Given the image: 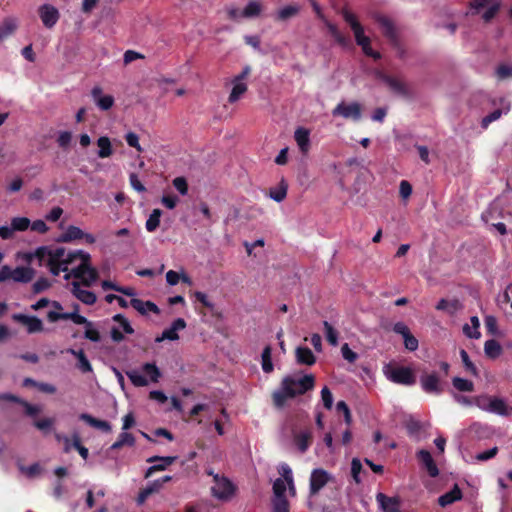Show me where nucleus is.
<instances>
[{
	"instance_id": "6e6d98bb",
	"label": "nucleus",
	"mask_w": 512,
	"mask_h": 512,
	"mask_svg": "<svg viewBox=\"0 0 512 512\" xmlns=\"http://www.w3.org/2000/svg\"><path fill=\"white\" fill-rule=\"evenodd\" d=\"M46 266L52 275L58 276L61 272H67L68 268L62 262L47 260Z\"/></svg>"
},
{
	"instance_id": "4c0bfd02",
	"label": "nucleus",
	"mask_w": 512,
	"mask_h": 512,
	"mask_svg": "<svg viewBox=\"0 0 512 512\" xmlns=\"http://www.w3.org/2000/svg\"><path fill=\"white\" fill-rule=\"evenodd\" d=\"M261 366L265 373H271L274 369L272 363V348L270 345L264 347L261 354Z\"/></svg>"
},
{
	"instance_id": "6e6552de",
	"label": "nucleus",
	"mask_w": 512,
	"mask_h": 512,
	"mask_svg": "<svg viewBox=\"0 0 512 512\" xmlns=\"http://www.w3.org/2000/svg\"><path fill=\"white\" fill-rule=\"evenodd\" d=\"M332 479V476L324 469L317 468L311 472L310 476V497L315 496Z\"/></svg>"
},
{
	"instance_id": "72a5a7b5",
	"label": "nucleus",
	"mask_w": 512,
	"mask_h": 512,
	"mask_svg": "<svg viewBox=\"0 0 512 512\" xmlns=\"http://www.w3.org/2000/svg\"><path fill=\"white\" fill-rule=\"evenodd\" d=\"M488 412L498 414L501 416L510 415L509 409L507 408V405L504 402V400L497 397H492Z\"/></svg>"
},
{
	"instance_id": "423d86ee",
	"label": "nucleus",
	"mask_w": 512,
	"mask_h": 512,
	"mask_svg": "<svg viewBox=\"0 0 512 512\" xmlns=\"http://www.w3.org/2000/svg\"><path fill=\"white\" fill-rule=\"evenodd\" d=\"M421 388L432 395H441L444 392L443 385L436 372L424 373L420 377Z\"/></svg>"
},
{
	"instance_id": "49530a36",
	"label": "nucleus",
	"mask_w": 512,
	"mask_h": 512,
	"mask_svg": "<svg viewBox=\"0 0 512 512\" xmlns=\"http://www.w3.org/2000/svg\"><path fill=\"white\" fill-rule=\"evenodd\" d=\"M142 370L150 377L152 382H158L159 378L161 377V372L155 363H145L142 366Z\"/></svg>"
},
{
	"instance_id": "69168bd1",
	"label": "nucleus",
	"mask_w": 512,
	"mask_h": 512,
	"mask_svg": "<svg viewBox=\"0 0 512 512\" xmlns=\"http://www.w3.org/2000/svg\"><path fill=\"white\" fill-rule=\"evenodd\" d=\"M173 186L182 195H186L188 193V183L185 177H176L173 180Z\"/></svg>"
},
{
	"instance_id": "0eeeda50",
	"label": "nucleus",
	"mask_w": 512,
	"mask_h": 512,
	"mask_svg": "<svg viewBox=\"0 0 512 512\" xmlns=\"http://www.w3.org/2000/svg\"><path fill=\"white\" fill-rule=\"evenodd\" d=\"M388 378L396 384L405 386H411L416 383V377L412 369L404 366L391 369Z\"/></svg>"
},
{
	"instance_id": "9b49d317",
	"label": "nucleus",
	"mask_w": 512,
	"mask_h": 512,
	"mask_svg": "<svg viewBox=\"0 0 512 512\" xmlns=\"http://www.w3.org/2000/svg\"><path fill=\"white\" fill-rule=\"evenodd\" d=\"M38 12L43 25L48 29L53 28L60 17L59 11L50 4L41 5Z\"/></svg>"
},
{
	"instance_id": "39448f33",
	"label": "nucleus",
	"mask_w": 512,
	"mask_h": 512,
	"mask_svg": "<svg viewBox=\"0 0 512 512\" xmlns=\"http://www.w3.org/2000/svg\"><path fill=\"white\" fill-rule=\"evenodd\" d=\"M332 115L334 117L340 116L344 119L359 121L362 117V106L358 102L347 104L342 101L332 110Z\"/></svg>"
},
{
	"instance_id": "37998d69",
	"label": "nucleus",
	"mask_w": 512,
	"mask_h": 512,
	"mask_svg": "<svg viewBox=\"0 0 512 512\" xmlns=\"http://www.w3.org/2000/svg\"><path fill=\"white\" fill-rule=\"evenodd\" d=\"M195 298L199 301L205 308H207L213 315L220 316L221 314L216 310L215 305L208 299L207 295L203 292L197 291L195 292Z\"/></svg>"
},
{
	"instance_id": "c756f323",
	"label": "nucleus",
	"mask_w": 512,
	"mask_h": 512,
	"mask_svg": "<svg viewBox=\"0 0 512 512\" xmlns=\"http://www.w3.org/2000/svg\"><path fill=\"white\" fill-rule=\"evenodd\" d=\"M77 260L80 261H91V256L89 253L83 250H74L65 254V258L62 261L63 265L68 268L69 265L75 263Z\"/></svg>"
},
{
	"instance_id": "603ef678",
	"label": "nucleus",
	"mask_w": 512,
	"mask_h": 512,
	"mask_svg": "<svg viewBox=\"0 0 512 512\" xmlns=\"http://www.w3.org/2000/svg\"><path fill=\"white\" fill-rule=\"evenodd\" d=\"M285 491L286 482L281 478H277L273 483L274 498H286Z\"/></svg>"
},
{
	"instance_id": "c9c22d12",
	"label": "nucleus",
	"mask_w": 512,
	"mask_h": 512,
	"mask_svg": "<svg viewBox=\"0 0 512 512\" xmlns=\"http://www.w3.org/2000/svg\"><path fill=\"white\" fill-rule=\"evenodd\" d=\"M326 27L328 28L329 33L331 36L335 39V41L340 44L341 46H347L350 43V40L347 36L342 34L336 25L329 22L328 20H324Z\"/></svg>"
},
{
	"instance_id": "ea45409f",
	"label": "nucleus",
	"mask_w": 512,
	"mask_h": 512,
	"mask_svg": "<svg viewBox=\"0 0 512 512\" xmlns=\"http://www.w3.org/2000/svg\"><path fill=\"white\" fill-rule=\"evenodd\" d=\"M208 475L213 476L214 481L219 484V487H212L211 492L213 496L220 500H224V476H221L219 474H214L212 470L207 471Z\"/></svg>"
},
{
	"instance_id": "f704fd0d",
	"label": "nucleus",
	"mask_w": 512,
	"mask_h": 512,
	"mask_svg": "<svg viewBox=\"0 0 512 512\" xmlns=\"http://www.w3.org/2000/svg\"><path fill=\"white\" fill-rule=\"evenodd\" d=\"M135 444V438L134 436L129 433V432H122L118 439L111 445L110 449L111 450H119L121 449L123 446H134Z\"/></svg>"
},
{
	"instance_id": "de8ad7c7",
	"label": "nucleus",
	"mask_w": 512,
	"mask_h": 512,
	"mask_svg": "<svg viewBox=\"0 0 512 512\" xmlns=\"http://www.w3.org/2000/svg\"><path fill=\"white\" fill-rule=\"evenodd\" d=\"M460 357L463 362V365L465 369L470 372L472 375L477 376L478 375V369L474 365V363L470 360V357L466 350L461 349L460 350Z\"/></svg>"
},
{
	"instance_id": "5fc2aeb1",
	"label": "nucleus",
	"mask_w": 512,
	"mask_h": 512,
	"mask_svg": "<svg viewBox=\"0 0 512 512\" xmlns=\"http://www.w3.org/2000/svg\"><path fill=\"white\" fill-rule=\"evenodd\" d=\"M355 37V41L357 45L367 44V41L370 40L369 37L365 36L364 34V28L362 25H353L352 29Z\"/></svg>"
},
{
	"instance_id": "b1692460",
	"label": "nucleus",
	"mask_w": 512,
	"mask_h": 512,
	"mask_svg": "<svg viewBox=\"0 0 512 512\" xmlns=\"http://www.w3.org/2000/svg\"><path fill=\"white\" fill-rule=\"evenodd\" d=\"M67 352L72 354L73 356H75L77 358V364H76V367L82 372V373H89V372H92L93 369H92V365L91 363L89 362V360L87 359L84 351L82 349L80 350H75L73 348H69L67 349Z\"/></svg>"
},
{
	"instance_id": "8fccbe9b",
	"label": "nucleus",
	"mask_w": 512,
	"mask_h": 512,
	"mask_svg": "<svg viewBox=\"0 0 512 512\" xmlns=\"http://www.w3.org/2000/svg\"><path fill=\"white\" fill-rule=\"evenodd\" d=\"M31 222L27 217H14L11 220L13 231H25L29 228Z\"/></svg>"
},
{
	"instance_id": "4be33fe9",
	"label": "nucleus",
	"mask_w": 512,
	"mask_h": 512,
	"mask_svg": "<svg viewBox=\"0 0 512 512\" xmlns=\"http://www.w3.org/2000/svg\"><path fill=\"white\" fill-rule=\"evenodd\" d=\"M296 361L300 365L312 366L316 362V357L308 347H297L295 350Z\"/></svg>"
},
{
	"instance_id": "9d476101",
	"label": "nucleus",
	"mask_w": 512,
	"mask_h": 512,
	"mask_svg": "<svg viewBox=\"0 0 512 512\" xmlns=\"http://www.w3.org/2000/svg\"><path fill=\"white\" fill-rule=\"evenodd\" d=\"M171 480L172 477L166 475L163 476L162 478L150 482L145 488L139 491L138 496L136 498L137 505H143L149 496L158 493L162 489L163 485Z\"/></svg>"
},
{
	"instance_id": "f3484780",
	"label": "nucleus",
	"mask_w": 512,
	"mask_h": 512,
	"mask_svg": "<svg viewBox=\"0 0 512 512\" xmlns=\"http://www.w3.org/2000/svg\"><path fill=\"white\" fill-rule=\"evenodd\" d=\"M377 76L379 79H381L383 82H385L392 91L395 93L402 95V96H408L409 90L405 83L401 82L400 80L387 75L383 72H378Z\"/></svg>"
},
{
	"instance_id": "5701e85b",
	"label": "nucleus",
	"mask_w": 512,
	"mask_h": 512,
	"mask_svg": "<svg viewBox=\"0 0 512 512\" xmlns=\"http://www.w3.org/2000/svg\"><path fill=\"white\" fill-rule=\"evenodd\" d=\"M462 497H463V494H462L461 489L459 488V486L457 484H455L450 491L444 493L443 495H441L438 498V504L441 507H446L450 504H453L454 502H456L458 500H461Z\"/></svg>"
},
{
	"instance_id": "a19ab883",
	"label": "nucleus",
	"mask_w": 512,
	"mask_h": 512,
	"mask_svg": "<svg viewBox=\"0 0 512 512\" xmlns=\"http://www.w3.org/2000/svg\"><path fill=\"white\" fill-rule=\"evenodd\" d=\"M161 215L162 211L160 209H154L152 211L145 224L148 232H154L159 227Z\"/></svg>"
},
{
	"instance_id": "e2e57ef3",
	"label": "nucleus",
	"mask_w": 512,
	"mask_h": 512,
	"mask_svg": "<svg viewBox=\"0 0 512 512\" xmlns=\"http://www.w3.org/2000/svg\"><path fill=\"white\" fill-rule=\"evenodd\" d=\"M113 320L120 324V326L122 327V329L125 333H127V334L134 333L133 327L131 326L129 321L122 314H116L113 317Z\"/></svg>"
},
{
	"instance_id": "412c9836",
	"label": "nucleus",
	"mask_w": 512,
	"mask_h": 512,
	"mask_svg": "<svg viewBox=\"0 0 512 512\" xmlns=\"http://www.w3.org/2000/svg\"><path fill=\"white\" fill-rule=\"evenodd\" d=\"M376 500L384 512H398L399 500L395 497H388L383 493L376 495Z\"/></svg>"
},
{
	"instance_id": "dca6fc26",
	"label": "nucleus",
	"mask_w": 512,
	"mask_h": 512,
	"mask_svg": "<svg viewBox=\"0 0 512 512\" xmlns=\"http://www.w3.org/2000/svg\"><path fill=\"white\" fill-rule=\"evenodd\" d=\"M186 327V322L183 318H177L173 321L171 327L165 329L161 336L156 337L155 341L157 343L162 342L164 340L175 341L179 339L178 331L182 330Z\"/></svg>"
},
{
	"instance_id": "393cba45",
	"label": "nucleus",
	"mask_w": 512,
	"mask_h": 512,
	"mask_svg": "<svg viewBox=\"0 0 512 512\" xmlns=\"http://www.w3.org/2000/svg\"><path fill=\"white\" fill-rule=\"evenodd\" d=\"M462 304L458 299H440L436 305V309L440 311H446L449 315H454L457 311L462 309Z\"/></svg>"
},
{
	"instance_id": "680f3d73",
	"label": "nucleus",
	"mask_w": 512,
	"mask_h": 512,
	"mask_svg": "<svg viewBox=\"0 0 512 512\" xmlns=\"http://www.w3.org/2000/svg\"><path fill=\"white\" fill-rule=\"evenodd\" d=\"M66 249L64 247H57L55 249H51L49 247V259L51 261L62 262L65 258Z\"/></svg>"
},
{
	"instance_id": "f03ea898",
	"label": "nucleus",
	"mask_w": 512,
	"mask_h": 512,
	"mask_svg": "<svg viewBox=\"0 0 512 512\" xmlns=\"http://www.w3.org/2000/svg\"><path fill=\"white\" fill-rule=\"evenodd\" d=\"M470 14L476 15L486 8L482 14L485 23H489L498 14L501 8V0H471L469 2Z\"/></svg>"
},
{
	"instance_id": "3c124183",
	"label": "nucleus",
	"mask_w": 512,
	"mask_h": 512,
	"mask_svg": "<svg viewBox=\"0 0 512 512\" xmlns=\"http://www.w3.org/2000/svg\"><path fill=\"white\" fill-rule=\"evenodd\" d=\"M90 261H81V263L71 270V274L76 279L84 281L86 271L89 270Z\"/></svg>"
},
{
	"instance_id": "cd10ccee",
	"label": "nucleus",
	"mask_w": 512,
	"mask_h": 512,
	"mask_svg": "<svg viewBox=\"0 0 512 512\" xmlns=\"http://www.w3.org/2000/svg\"><path fill=\"white\" fill-rule=\"evenodd\" d=\"M35 276V270L31 267H16L13 273V280L20 283H28Z\"/></svg>"
},
{
	"instance_id": "13d9d810",
	"label": "nucleus",
	"mask_w": 512,
	"mask_h": 512,
	"mask_svg": "<svg viewBox=\"0 0 512 512\" xmlns=\"http://www.w3.org/2000/svg\"><path fill=\"white\" fill-rule=\"evenodd\" d=\"M362 471V464L359 459L353 458L351 462V475L353 480L359 484L361 482L360 473Z\"/></svg>"
},
{
	"instance_id": "7ed1b4c3",
	"label": "nucleus",
	"mask_w": 512,
	"mask_h": 512,
	"mask_svg": "<svg viewBox=\"0 0 512 512\" xmlns=\"http://www.w3.org/2000/svg\"><path fill=\"white\" fill-rule=\"evenodd\" d=\"M377 22L382 30V34L389 40L390 44L397 51L398 57L403 59L405 56V49L399 41L392 21L385 16H379L377 18Z\"/></svg>"
},
{
	"instance_id": "473e14b6",
	"label": "nucleus",
	"mask_w": 512,
	"mask_h": 512,
	"mask_svg": "<svg viewBox=\"0 0 512 512\" xmlns=\"http://www.w3.org/2000/svg\"><path fill=\"white\" fill-rule=\"evenodd\" d=\"M312 442V435L309 431H304L294 435V443L302 453L306 452Z\"/></svg>"
},
{
	"instance_id": "2f4dec72",
	"label": "nucleus",
	"mask_w": 512,
	"mask_h": 512,
	"mask_svg": "<svg viewBox=\"0 0 512 512\" xmlns=\"http://www.w3.org/2000/svg\"><path fill=\"white\" fill-rule=\"evenodd\" d=\"M502 346L495 339L487 340L484 344V352L490 359H496L502 354Z\"/></svg>"
},
{
	"instance_id": "a18cd8bd",
	"label": "nucleus",
	"mask_w": 512,
	"mask_h": 512,
	"mask_svg": "<svg viewBox=\"0 0 512 512\" xmlns=\"http://www.w3.org/2000/svg\"><path fill=\"white\" fill-rule=\"evenodd\" d=\"M126 375L130 379L132 384L136 387H144L148 385V380L146 379V377L141 375L136 370L127 371Z\"/></svg>"
},
{
	"instance_id": "1a4fd4ad",
	"label": "nucleus",
	"mask_w": 512,
	"mask_h": 512,
	"mask_svg": "<svg viewBox=\"0 0 512 512\" xmlns=\"http://www.w3.org/2000/svg\"><path fill=\"white\" fill-rule=\"evenodd\" d=\"M47 318L50 322H56L58 320H71L75 324L92 326V322L88 321L86 317L78 313V305L75 306V311L59 313L57 311H49Z\"/></svg>"
},
{
	"instance_id": "c03bdc74",
	"label": "nucleus",
	"mask_w": 512,
	"mask_h": 512,
	"mask_svg": "<svg viewBox=\"0 0 512 512\" xmlns=\"http://www.w3.org/2000/svg\"><path fill=\"white\" fill-rule=\"evenodd\" d=\"M261 12V5L256 1L249 2L241 11V15L246 18L256 17Z\"/></svg>"
},
{
	"instance_id": "a878e982",
	"label": "nucleus",
	"mask_w": 512,
	"mask_h": 512,
	"mask_svg": "<svg viewBox=\"0 0 512 512\" xmlns=\"http://www.w3.org/2000/svg\"><path fill=\"white\" fill-rule=\"evenodd\" d=\"M82 238L83 231L77 226L70 225L66 231L58 237L57 242L69 243L75 240H80Z\"/></svg>"
},
{
	"instance_id": "7c9ffc66",
	"label": "nucleus",
	"mask_w": 512,
	"mask_h": 512,
	"mask_svg": "<svg viewBox=\"0 0 512 512\" xmlns=\"http://www.w3.org/2000/svg\"><path fill=\"white\" fill-rule=\"evenodd\" d=\"M287 191L288 184L284 179H282L277 187L269 189V197L276 202H282L287 196Z\"/></svg>"
},
{
	"instance_id": "58836bf2",
	"label": "nucleus",
	"mask_w": 512,
	"mask_h": 512,
	"mask_svg": "<svg viewBox=\"0 0 512 512\" xmlns=\"http://www.w3.org/2000/svg\"><path fill=\"white\" fill-rule=\"evenodd\" d=\"M299 11L300 7L298 5H287L278 11L276 20L286 21L292 17H295Z\"/></svg>"
},
{
	"instance_id": "ddd939ff",
	"label": "nucleus",
	"mask_w": 512,
	"mask_h": 512,
	"mask_svg": "<svg viewBox=\"0 0 512 512\" xmlns=\"http://www.w3.org/2000/svg\"><path fill=\"white\" fill-rule=\"evenodd\" d=\"M176 460V457L175 456H152L150 458L147 459V462L148 463H154V462H157V461H160L161 463L160 464H154L152 466H150L146 472H145V475L144 477L147 479V478H150L155 472H158V471H164L169 465L173 464Z\"/></svg>"
},
{
	"instance_id": "f257e3e1",
	"label": "nucleus",
	"mask_w": 512,
	"mask_h": 512,
	"mask_svg": "<svg viewBox=\"0 0 512 512\" xmlns=\"http://www.w3.org/2000/svg\"><path fill=\"white\" fill-rule=\"evenodd\" d=\"M314 385L315 378L312 374L304 375L299 379L286 376L282 379L280 388L272 393L273 404L277 408H282L289 398L305 394L312 390Z\"/></svg>"
},
{
	"instance_id": "f8f14e48",
	"label": "nucleus",
	"mask_w": 512,
	"mask_h": 512,
	"mask_svg": "<svg viewBox=\"0 0 512 512\" xmlns=\"http://www.w3.org/2000/svg\"><path fill=\"white\" fill-rule=\"evenodd\" d=\"M12 318L14 321L24 325L30 334L43 331V322L36 316L14 314Z\"/></svg>"
},
{
	"instance_id": "a211bd4d",
	"label": "nucleus",
	"mask_w": 512,
	"mask_h": 512,
	"mask_svg": "<svg viewBox=\"0 0 512 512\" xmlns=\"http://www.w3.org/2000/svg\"><path fill=\"white\" fill-rule=\"evenodd\" d=\"M72 293L78 300L86 305H93L97 300L94 292L81 289L78 282L72 283Z\"/></svg>"
},
{
	"instance_id": "864d4df0",
	"label": "nucleus",
	"mask_w": 512,
	"mask_h": 512,
	"mask_svg": "<svg viewBox=\"0 0 512 512\" xmlns=\"http://www.w3.org/2000/svg\"><path fill=\"white\" fill-rule=\"evenodd\" d=\"M273 512H289V502L287 498H273Z\"/></svg>"
},
{
	"instance_id": "338daca9",
	"label": "nucleus",
	"mask_w": 512,
	"mask_h": 512,
	"mask_svg": "<svg viewBox=\"0 0 512 512\" xmlns=\"http://www.w3.org/2000/svg\"><path fill=\"white\" fill-rule=\"evenodd\" d=\"M321 398H322L324 407L326 409L330 410L333 406V395L327 386L322 388Z\"/></svg>"
},
{
	"instance_id": "6ab92c4d",
	"label": "nucleus",
	"mask_w": 512,
	"mask_h": 512,
	"mask_svg": "<svg viewBox=\"0 0 512 512\" xmlns=\"http://www.w3.org/2000/svg\"><path fill=\"white\" fill-rule=\"evenodd\" d=\"M294 139L300 151L306 154L310 149V131L304 127H298L295 130Z\"/></svg>"
},
{
	"instance_id": "bf43d9fd",
	"label": "nucleus",
	"mask_w": 512,
	"mask_h": 512,
	"mask_svg": "<svg viewBox=\"0 0 512 512\" xmlns=\"http://www.w3.org/2000/svg\"><path fill=\"white\" fill-rule=\"evenodd\" d=\"M32 257H35L39 260V264L42 265V262L47 258L49 259V247L48 246H40L35 252L29 255L28 259L30 260Z\"/></svg>"
},
{
	"instance_id": "774afa93",
	"label": "nucleus",
	"mask_w": 512,
	"mask_h": 512,
	"mask_svg": "<svg viewBox=\"0 0 512 512\" xmlns=\"http://www.w3.org/2000/svg\"><path fill=\"white\" fill-rule=\"evenodd\" d=\"M50 286H51L50 281L45 277H41L34 282L33 292L36 294L41 293V292L47 290Z\"/></svg>"
},
{
	"instance_id": "bb28decb",
	"label": "nucleus",
	"mask_w": 512,
	"mask_h": 512,
	"mask_svg": "<svg viewBox=\"0 0 512 512\" xmlns=\"http://www.w3.org/2000/svg\"><path fill=\"white\" fill-rule=\"evenodd\" d=\"M131 306L141 314H146L148 311L158 313L159 308L151 301H143L141 299L133 298L130 301Z\"/></svg>"
},
{
	"instance_id": "0e129e2a",
	"label": "nucleus",
	"mask_w": 512,
	"mask_h": 512,
	"mask_svg": "<svg viewBox=\"0 0 512 512\" xmlns=\"http://www.w3.org/2000/svg\"><path fill=\"white\" fill-rule=\"evenodd\" d=\"M485 327H486L488 334H491L494 336L498 335L499 331H498L497 320L494 316H487L485 318Z\"/></svg>"
},
{
	"instance_id": "79ce46f5",
	"label": "nucleus",
	"mask_w": 512,
	"mask_h": 512,
	"mask_svg": "<svg viewBox=\"0 0 512 512\" xmlns=\"http://www.w3.org/2000/svg\"><path fill=\"white\" fill-rule=\"evenodd\" d=\"M452 385L460 392H472L474 390L473 382L461 377H454L452 379Z\"/></svg>"
},
{
	"instance_id": "4468645a",
	"label": "nucleus",
	"mask_w": 512,
	"mask_h": 512,
	"mask_svg": "<svg viewBox=\"0 0 512 512\" xmlns=\"http://www.w3.org/2000/svg\"><path fill=\"white\" fill-rule=\"evenodd\" d=\"M91 96L100 110L107 111L114 105V97L112 95H104L100 86L92 88Z\"/></svg>"
},
{
	"instance_id": "e433bc0d",
	"label": "nucleus",
	"mask_w": 512,
	"mask_h": 512,
	"mask_svg": "<svg viewBox=\"0 0 512 512\" xmlns=\"http://www.w3.org/2000/svg\"><path fill=\"white\" fill-rule=\"evenodd\" d=\"M97 145L99 147L98 157L108 158L113 154L111 141L107 136H101L98 138Z\"/></svg>"
},
{
	"instance_id": "c85d7f7f",
	"label": "nucleus",
	"mask_w": 512,
	"mask_h": 512,
	"mask_svg": "<svg viewBox=\"0 0 512 512\" xmlns=\"http://www.w3.org/2000/svg\"><path fill=\"white\" fill-rule=\"evenodd\" d=\"M17 21L14 18L8 17L0 24V42L11 36L17 29Z\"/></svg>"
},
{
	"instance_id": "aec40b11",
	"label": "nucleus",
	"mask_w": 512,
	"mask_h": 512,
	"mask_svg": "<svg viewBox=\"0 0 512 512\" xmlns=\"http://www.w3.org/2000/svg\"><path fill=\"white\" fill-rule=\"evenodd\" d=\"M79 419L87 423L89 426L99 429L105 433H109L112 430L111 424L108 421L97 419L88 413L80 414Z\"/></svg>"
},
{
	"instance_id": "09e8293b",
	"label": "nucleus",
	"mask_w": 512,
	"mask_h": 512,
	"mask_svg": "<svg viewBox=\"0 0 512 512\" xmlns=\"http://www.w3.org/2000/svg\"><path fill=\"white\" fill-rule=\"evenodd\" d=\"M323 326H324V329H325V334H326L327 341L331 345L336 346L338 344V332L327 321L323 322Z\"/></svg>"
},
{
	"instance_id": "4d7b16f0",
	"label": "nucleus",
	"mask_w": 512,
	"mask_h": 512,
	"mask_svg": "<svg viewBox=\"0 0 512 512\" xmlns=\"http://www.w3.org/2000/svg\"><path fill=\"white\" fill-rule=\"evenodd\" d=\"M491 399H492V397H490L488 395H479V396L473 397V403L478 408H480L484 411H488L489 407H490Z\"/></svg>"
},
{
	"instance_id": "052dcab7",
	"label": "nucleus",
	"mask_w": 512,
	"mask_h": 512,
	"mask_svg": "<svg viewBox=\"0 0 512 512\" xmlns=\"http://www.w3.org/2000/svg\"><path fill=\"white\" fill-rule=\"evenodd\" d=\"M99 275L97 270L89 265V270L86 271V275L84 277L83 285L86 287H90L94 282L97 281Z\"/></svg>"
},
{
	"instance_id": "2eb2a0df",
	"label": "nucleus",
	"mask_w": 512,
	"mask_h": 512,
	"mask_svg": "<svg viewBox=\"0 0 512 512\" xmlns=\"http://www.w3.org/2000/svg\"><path fill=\"white\" fill-rule=\"evenodd\" d=\"M416 456L430 477L435 478L439 475V469L428 450L421 449L417 452Z\"/></svg>"
},
{
	"instance_id": "20e7f679",
	"label": "nucleus",
	"mask_w": 512,
	"mask_h": 512,
	"mask_svg": "<svg viewBox=\"0 0 512 512\" xmlns=\"http://www.w3.org/2000/svg\"><path fill=\"white\" fill-rule=\"evenodd\" d=\"M251 73V67L246 65L242 71L236 75L232 80V90L228 96L229 103H236L247 92L248 85L245 80Z\"/></svg>"
}]
</instances>
